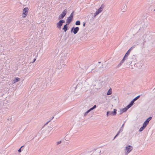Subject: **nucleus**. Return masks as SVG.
<instances>
[{
    "instance_id": "1",
    "label": "nucleus",
    "mask_w": 155,
    "mask_h": 155,
    "mask_svg": "<svg viewBox=\"0 0 155 155\" xmlns=\"http://www.w3.org/2000/svg\"><path fill=\"white\" fill-rule=\"evenodd\" d=\"M140 24L136 25L134 27V28H136L138 26L140 27L138 31L136 34V35L138 36V38L144 39L153 38L150 31L147 28V23L143 21H142L141 22L140 21Z\"/></svg>"
},
{
    "instance_id": "2",
    "label": "nucleus",
    "mask_w": 155,
    "mask_h": 155,
    "mask_svg": "<svg viewBox=\"0 0 155 155\" xmlns=\"http://www.w3.org/2000/svg\"><path fill=\"white\" fill-rule=\"evenodd\" d=\"M133 147L130 145H127L125 147V155H127L128 154L133 150Z\"/></svg>"
},
{
    "instance_id": "3",
    "label": "nucleus",
    "mask_w": 155,
    "mask_h": 155,
    "mask_svg": "<svg viewBox=\"0 0 155 155\" xmlns=\"http://www.w3.org/2000/svg\"><path fill=\"white\" fill-rule=\"evenodd\" d=\"M117 110L116 109H114L113 111H107L106 113V115L107 117L110 115L115 116L117 114Z\"/></svg>"
},
{
    "instance_id": "4",
    "label": "nucleus",
    "mask_w": 155,
    "mask_h": 155,
    "mask_svg": "<svg viewBox=\"0 0 155 155\" xmlns=\"http://www.w3.org/2000/svg\"><path fill=\"white\" fill-rule=\"evenodd\" d=\"M141 40V39H138L137 41H136L135 42V45H134V46H135L136 45H143L145 41H144V40H143V41ZM134 47H135V46Z\"/></svg>"
},
{
    "instance_id": "5",
    "label": "nucleus",
    "mask_w": 155,
    "mask_h": 155,
    "mask_svg": "<svg viewBox=\"0 0 155 155\" xmlns=\"http://www.w3.org/2000/svg\"><path fill=\"white\" fill-rule=\"evenodd\" d=\"M29 9L28 8H25L23 9L22 17L25 18L26 17L28 14Z\"/></svg>"
},
{
    "instance_id": "6",
    "label": "nucleus",
    "mask_w": 155,
    "mask_h": 155,
    "mask_svg": "<svg viewBox=\"0 0 155 155\" xmlns=\"http://www.w3.org/2000/svg\"><path fill=\"white\" fill-rule=\"evenodd\" d=\"M67 11V9H65L61 14L59 15V19H63L66 15Z\"/></svg>"
},
{
    "instance_id": "7",
    "label": "nucleus",
    "mask_w": 155,
    "mask_h": 155,
    "mask_svg": "<svg viewBox=\"0 0 155 155\" xmlns=\"http://www.w3.org/2000/svg\"><path fill=\"white\" fill-rule=\"evenodd\" d=\"M65 21L64 20H61L57 24V27L59 29H61V26L62 25L63 23L65 22Z\"/></svg>"
},
{
    "instance_id": "8",
    "label": "nucleus",
    "mask_w": 155,
    "mask_h": 155,
    "mask_svg": "<svg viewBox=\"0 0 155 155\" xmlns=\"http://www.w3.org/2000/svg\"><path fill=\"white\" fill-rule=\"evenodd\" d=\"M79 30V28L78 27H76L75 28L73 27L71 29V31L73 32V33L74 34L77 33Z\"/></svg>"
},
{
    "instance_id": "9",
    "label": "nucleus",
    "mask_w": 155,
    "mask_h": 155,
    "mask_svg": "<svg viewBox=\"0 0 155 155\" xmlns=\"http://www.w3.org/2000/svg\"><path fill=\"white\" fill-rule=\"evenodd\" d=\"M104 7V5L103 4L102 5L101 7L96 11L95 13L96 15H98L101 13L103 11Z\"/></svg>"
},
{
    "instance_id": "10",
    "label": "nucleus",
    "mask_w": 155,
    "mask_h": 155,
    "mask_svg": "<svg viewBox=\"0 0 155 155\" xmlns=\"http://www.w3.org/2000/svg\"><path fill=\"white\" fill-rule=\"evenodd\" d=\"M152 119V117H150L147 118L146 120L144 122L143 124L144 125L147 126V125L148 124L149 121L151 120Z\"/></svg>"
},
{
    "instance_id": "11",
    "label": "nucleus",
    "mask_w": 155,
    "mask_h": 155,
    "mask_svg": "<svg viewBox=\"0 0 155 155\" xmlns=\"http://www.w3.org/2000/svg\"><path fill=\"white\" fill-rule=\"evenodd\" d=\"M99 69H97L96 70H94L93 72H91L92 74L94 76H97L99 74Z\"/></svg>"
},
{
    "instance_id": "12",
    "label": "nucleus",
    "mask_w": 155,
    "mask_h": 155,
    "mask_svg": "<svg viewBox=\"0 0 155 155\" xmlns=\"http://www.w3.org/2000/svg\"><path fill=\"white\" fill-rule=\"evenodd\" d=\"M127 9V6L126 5H123L121 8V10L122 12H125Z\"/></svg>"
},
{
    "instance_id": "13",
    "label": "nucleus",
    "mask_w": 155,
    "mask_h": 155,
    "mask_svg": "<svg viewBox=\"0 0 155 155\" xmlns=\"http://www.w3.org/2000/svg\"><path fill=\"white\" fill-rule=\"evenodd\" d=\"M72 18H70L69 17L66 20V22L68 23V24H69L72 21Z\"/></svg>"
},
{
    "instance_id": "14",
    "label": "nucleus",
    "mask_w": 155,
    "mask_h": 155,
    "mask_svg": "<svg viewBox=\"0 0 155 155\" xmlns=\"http://www.w3.org/2000/svg\"><path fill=\"white\" fill-rule=\"evenodd\" d=\"M134 48V46H133L132 47H131V48H130L128 50V51H127V52H126V54H126V55H127V56H128L130 54V51L133 48Z\"/></svg>"
},
{
    "instance_id": "15",
    "label": "nucleus",
    "mask_w": 155,
    "mask_h": 155,
    "mask_svg": "<svg viewBox=\"0 0 155 155\" xmlns=\"http://www.w3.org/2000/svg\"><path fill=\"white\" fill-rule=\"evenodd\" d=\"M68 24V23H67L66 25H64V27L62 29L64 31V32H66L68 29V26L67 25Z\"/></svg>"
},
{
    "instance_id": "16",
    "label": "nucleus",
    "mask_w": 155,
    "mask_h": 155,
    "mask_svg": "<svg viewBox=\"0 0 155 155\" xmlns=\"http://www.w3.org/2000/svg\"><path fill=\"white\" fill-rule=\"evenodd\" d=\"M20 79L18 78H15L13 80V83H15L19 81Z\"/></svg>"
},
{
    "instance_id": "17",
    "label": "nucleus",
    "mask_w": 155,
    "mask_h": 155,
    "mask_svg": "<svg viewBox=\"0 0 155 155\" xmlns=\"http://www.w3.org/2000/svg\"><path fill=\"white\" fill-rule=\"evenodd\" d=\"M127 108L126 107H124V108H123L122 110H120L121 113L120 114H122V113L125 112H126L127 110Z\"/></svg>"
},
{
    "instance_id": "18",
    "label": "nucleus",
    "mask_w": 155,
    "mask_h": 155,
    "mask_svg": "<svg viewBox=\"0 0 155 155\" xmlns=\"http://www.w3.org/2000/svg\"><path fill=\"white\" fill-rule=\"evenodd\" d=\"M146 127L143 124V126H142L140 129L139 130V132H141L144 129L146 128Z\"/></svg>"
},
{
    "instance_id": "19",
    "label": "nucleus",
    "mask_w": 155,
    "mask_h": 155,
    "mask_svg": "<svg viewBox=\"0 0 155 155\" xmlns=\"http://www.w3.org/2000/svg\"><path fill=\"white\" fill-rule=\"evenodd\" d=\"M125 122H126V121L124 122L123 124H122L121 127L120 128L119 131H120L121 130V132L123 131V127L124 126V124H125Z\"/></svg>"
},
{
    "instance_id": "20",
    "label": "nucleus",
    "mask_w": 155,
    "mask_h": 155,
    "mask_svg": "<svg viewBox=\"0 0 155 155\" xmlns=\"http://www.w3.org/2000/svg\"><path fill=\"white\" fill-rule=\"evenodd\" d=\"M97 107V106L96 105H94L92 107L90 108L89 110H90V111H91L93 110L95 108Z\"/></svg>"
},
{
    "instance_id": "21",
    "label": "nucleus",
    "mask_w": 155,
    "mask_h": 155,
    "mask_svg": "<svg viewBox=\"0 0 155 155\" xmlns=\"http://www.w3.org/2000/svg\"><path fill=\"white\" fill-rule=\"evenodd\" d=\"M112 94L111 90V89H109L107 93V95H109L111 94Z\"/></svg>"
},
{
    "instance_id": "22",
    "label": "nucleus",
    "mask_w": 155,
    "mask_h": 155,
    "mask_svg": "<svg viewBox=\"0 0 155 155\" xmlns=\"http://www.w3.org/2000/svg\"><path fill=\"white\" fill-rule=\"evenodd\" d=\"M90 112V110H87L86 112L84 114V117H85L86 116L87 114Z\"/></svg>"
},
{
    "instance_id": "23",
    "label": "nucleus",
    "mask_w": 155,
    "mask_h": 155,
    "mask_svg": "<svg viewBox=\"0 0 155 155\" xmlns=\"http://www.w3.org/2000/svg\"><path fill=\"white\" fill-rule=\"evenodd\" d=\"M120 132H121V130H120V131H119L118 133H117V134L116 135V136L114 137V139H113V140H114L115 138L120 133Z\"/></svg>"
},
{
    "instance_id": "24",
    "label": "nucleus",
    "mask_w": 155,
    "mask_h": 155,
    "mask_svg": "<svg viewBox=\"0 0 155 155\" xmlns=\"http://www.w3.org/2000/svg\"><path fill=\"white\" fill-rule=\"evenodd\" d=\"M81 24V22L80 21H76L75 23V25H80Z\"/></svg>"
},
{
    "instance_id": "25",
    "label": "nucleus",
    "mask_w": 155,
    "mask_h": 155,
    "mask_svg": "<svg viewBox=\"0 0 155 155\" xmlns=\"http://www.w3.org/2000/svg\"><path fill=\"white\" fill-rule=\"evenodd\" d=\"M140 97V95H138L135 98H134L133 99V101H136Z\"/></svg>"
},
{
    "instance_id": "26",
    "label": "nucleus",
    "mask_w": 155,
    "mask_h": 155,
    "mask_svg": "<svg viewBox=\"0 0 155 155\" xmlns=\"http://www.w3.org/2000/svg\"><path fill=\"white\" fill-rule=\"evenodd\" d=\"M134 101L133 100L132 101H131L129 104H130V105L132 106L134 104Z\"/></svg>"
},
{
    "instance_id": "27",
    "label": "nucleus",
    "mask_w": 155,
    "mask_h": 155,
    "mask_svg": "<svg viewBox=\"0 0 155 155\" xmlns=\"http://www.w3.org/2000/svg\"><path fill=\"white\" fill-rule=\"evenodd\" d=\"M131 105H130V104H129L128 105H127L126 107L127 109H128L130 108L131 107Z\"/></svg>"
},
{
    "instance_id": "28",
    "label": "nucleus",
    "mask_w": 155,
    "mask_h": 155,
    "mask_svg": "<svg viewBox=\"0 0 155 155\" xmlns=\"http://www.w3.org/2000/svg\"><path fill=\"white\" fill-rule=\"evenodd\" d=\"M74 12H73L70 15V16H69L70 17V18H72L73 19V14Z\"/></svg>"
},
{
    "instance_id": "29",
    "label": "nucleus",
    "mask_w": 155,
    "mask_h": 155,
    "mask_svg": "<svg viewBox=\"0 0 155 155\" xmlns=\"http://www.w3.org/2000/svg\"><path fill=\"white\" fill-rule=\"evenodd\" d=\"M24 0V1L23 2H20V3L21 4H23V5L24 6H25L26 5H25V0Z\"/></svg>"
},
{
    "instance_id": "30",
    "label": "nucleus",
    "mask_w": 155,
    "mask_h": 155,
    "mask_svg": "<svg viewBox=\"0 0 155 155\" xmlns=\"http://www.w3.org/2000/svg\"><path fill=\"white\" fill-rule=\"evenodd\" d=\"M24 146H22L18 150V151L19 152H21V148L22 147H23Z\"/></svg>"
},
{
    "instance_id": "31",
    "label": "nucleus",
    "mask_w": 155,
    "mask_h": 155,
    "mask_svg": "<svg viewBox=\"0 0 155 155\" xmlns=\"http://www.w3.org/2000/svg\"><path fill=\"white\" fill-rule=\"evenodd\" d=\"M128 56L125 54L122 59H124V60L125 61L126 60V58Z\"/></svg>"
},
{
    "instance_id": "32",
    "label": "nucleus",
    "mask_w": 155,
    "mask_h": 155,
    "mask_svg": "<svg viewBox=\"0 0 155 155\" xmlns=\"http://www.w3.org/2000/svg\"><path fill=\"white\" fill-rule=\"evenodd\" d=\"M122 63H121V62H120V63L118 64L117 66V68H119V67H120L122 65Z\"/></svg>"
},
{
    "instance_id": "33",
    "label": "nucleus",
    "mask_w": 155,
    "mask_h": 155,
    "mask_svg": "<svg viewBox=\"0 0 155 155\" xmlns=\"http://www.w3.org/2000/svg\"><path fill=\"white\" fill-rule=\"evenodd\" d=\"M61 143V141H58L57 142V145H59Z\"/></svg>"
},
{
    "instance_id": "34",
    "label": "nucleus",
    "mask_w": 155,
    "mask_h": 155,
    "mask_svg": "<svg viewBox=\"0 0 155 155\" xmlns=\"http://www.w3.org/2000/svg\"><path fill=\"white\" fill-rule=\"evenodd\" d=\"M124 59H122L121 61H120V62L121 63H122L123 64V63H124Z\"/></svg>"
},
{
    "instance_id": "35",
    "label": "nucleus",
    "mask_w": 155,
    "mask_h": 155,
    "mask_svg": "<svg viewBox=\"0 0 155 155\" xmlns=\"http://www.w3.org/2000/svg\"><path fill=\"white\" fill-rule=\"evenodd\" d=\"M94 17H95L97 15H96V13H94Z\"/></svg>"
},
{
    "instance_id": "36",
    "label": "nucleus",
    "mask_w": 155,
    "mask_h": 155,
    "mask_svg": "<svg viewBox=\"0 0 155 155\" xmlns=\"http://www.w3.org/2000/svg\"><path fill=\"white\" fill-rule=\"evenodd\" d=\"M62 66L64 67L66 66V64H63L62 65H61Z\"/></svg>"
},
{
    "instance_id": "37",
    "label": "nucleus",
    "mask_w": 155,
    "mask_h": 155,
    "mask_svg": "<svg viewBox=\"0 0 155 155\" xmlns=\"http://www.w3.org/2000/svg\"><path fill=\"white\" fill-rule=\"evenodd\" d=\"M50 121H51V120H49L46 123V124H45V125H47V124L48 123H49Z\"/></svg>"
},
{
    "instance_id": "38",
    "label": "nucleus",
    "mask_w": 155,
    "mask_h": 155,
    "mask_svg": "<svg viewBox=\"0 0 155 155\" xmlns=\"http://www.w3.org/2000/svg\"><path fill=\"white\" fill-rule=\"evenodd\" d=\"M36 60V58H35L34 59H33V61L32 62V63H33Z\"/></svg>"
},
{
    "instance_id": "39",
    "label": "nucleus",
    "mask_w": 155,
    "mask_h": 155,
    "mask_svg": "<svg viewBox=\"0 0 155 155\" xmlns=\"http://www.w3.org/2000/svg\"><path fill=\"white\" fill-rule=\"evenodd\" d=\"M54 117H51V118L50 120H51V121L54 118Z\"/></svg>"
},
{
    "instance_id": "40",
    "label": "nucleus",
    "mask_w": 155,
    "mask_h": 155,
    "mask_svg": "<svg viewBox=\"0 0 155 155\" xmlns=\"http://www.w3.org/2000/svg\"><path fill=\"white\" fill-rule=\"evenodd\" d=\"M85 25V23H84V24H83V26H84Z\"/></svg>"
},
{
    "instance_id": "41",
    "label": "nucleus",
    "mask_w": 155,
    "mask_h": 155,
    "mask_svg": "<svg viewBox=\"0 0 155 155\" xmlns=\"http://www.w3.org/2000/svg\"><path fill=\"white\" fill-rule=\"evenodd\" d=\"M131 63H129V64H131Z\"/></svg>"
},
{
    "instance_id": "42",
    "label": "nucleus",
    "mask_w": 155,
    "mask_h": 155,
    "mask_svg": "<svg viewBox=\"0 0 155 155\" xmlns=\"http://www.w3.org/2000/svg\"><path fill=\"white\" fill-rule=\"evenodd\" d=\"M98 63H101V62H98Z\"/></svg>"
}]
</instances>
